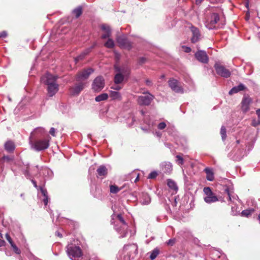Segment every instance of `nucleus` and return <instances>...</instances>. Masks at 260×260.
Returning <instances> with one entry per match:
<instances>
[{
    "instance_id": "35",
    "label": "nucleus",
    "mask_w": 260,
    "mask_h": 260,
    "mask_svg": "<svg viewBox=\"0 0 260 260\" xmlns=\"http://www.w3.org/2000/svg\"><path fill=\"white\" fill-rule=\"evenodd\" d=\"M159 254V250L157 249H154L151 252L150 258L151 259H154Z\"/></svg>"
},
{
    "instance_id": "10",
    "label": "nucleus",
    "mask_w": 260,
    "mask_h": 260,
    "mask_svg": "<svg viewBox=\"0 0 260 260\" xmlns=\"http://www.w3.org/2000/svg\"><path fill=\"white\" fill-rule=\"evenodd\" d=\"M58 76H54L47 73L41 77V81L42 83L48 86L50 84L52 85L57 83L56 80Z\"/></svg>"
},
{
    "instance_id": "33",
    "label": "nucleus",
    "mask_w": 260,
    "mask_h": 260,
    "mask_svg": "<svg viewBox=\"0 0 260 260\" xmlns=\"http://www.w3.org/2000/svg\"><path fill=\"white\" fill-rule=\"evenodd\" d=\"M104 45L108 48H112L114 46V41L112 39H109Z\"/></svg>"
},
{
    "instance_id": "23",
    "label": "nucleus",
    "mask_w": 260,
    "mask_h": 260,
    "mask_svg": "<svg viewBox=\"0 0 260 260\" xmlns=\"http://www.w3.org/2000/svg\"><path fill=\"white\" fill-rule=\"evenodd\" d=\"M246 88V87L242 83H240L238 86H235L233 87L229 91V94H233L234 93H236L240 91L244 90Z\"/></svg>"
},
{
    "instance_id": "48",
    "label": "nucleus",
    "mask_w": 260,
    "mask_h": 260,
    "mask_svg": "<svg viewBox=\"0 0 260 260\" xmlns=\"http://www.w3.org/2000/svg\"><path fill=\"white\" fill-rule=\"evenodd\" d=\"M55 132H56V129L54 128L51 127L50 128L49 133L51 135H52L53 137H55Z\"/></svg>"
},
{
    "instance_id": "47",
    "label": "nucleus",
    "mask_w": 260,
    "mask_h": 260,
    "mask_svg": "<svg viewBox=\"0 0 260 260\" xmlns=\"http://www.w3.org/2000/svg\"><path fill=\"white\" fill-rule=\"evenodd\" d=\"M146 61V58L144 57H140L139 59V63L140 64L144 63Z\"/></svg>"
},
{
    "instance_id": "1",
    "label": "nucleus",
    "mask_w": 260,
    "mask_h": 260,
    "mask_svg": "<svg viewBox=\"0 0 260 260\" xmlns=\"http://www.w3.org/2000/svg\"><path fill=\"white\" fill-rule=\"evenodd\" d=\"M66 252L72 260H80L83 256V252L80 247L74 243L69 244L67 246Z\"/></svg>"
},
{
    "instance_id": "6",
    "label": "nucleus",
    "mask_w": 260,
    "mask_h": 260,
    "mask_svg": "<svg viewBox=\"0 0 260 260\" xmlns=\"http://www.w3.org/2000/svg\"><path fill=\"white\" fill-rule=\"evenodd\" d=\"M143 93L147 94L139 96L138 99V103L141 106H148L151 104L154 96L148 91L144 92Z\"/></svg>"
},
{
    "instance_id": "25",
    "label": "nucleus",
    "mask_w": 260,
    "mask_h": 260,
    "mask_svg": "<svg viewBox=\"0 0 260 260\" xmlns=\"http://www.w3.org/2000/svg\"><path fill=\"white\" fill-rule=\"evenodd\" d=\"M151 199L147 193H142L140 202L143 205H148L150 203Z\"/></svg>"
},
{
    "instance_id": "32",
    "label": "nucleus",
    "mask_w": 260,
    "mask_h": 260,
    "mask_svg": "<svg viewBox=\"0 0 260 260\" xmlns=\"http://www.w3.org/2000/svg\"><path fill=\"white\" fill-rule=\"evenodd\" d=\"M92 49V48H89L88 49H87V50H86L85 51H84V52H83L81 55H80L79 56H78L76 59H75V60L76 62H77L78 61L80 60H81L82 59L84 56L87 55L91 50V49Z\"/></svg>"
},
{
    "instance_id": "50",
    "label": "nucleus",
    "mask_w": 260,
    "mask_h": 260,
    "mask_svg": "<svg viewBox=\"0 0 260 260\" xmlns=\"http://www.w3.org/2000/svg\"><path fill=\"white\" fill-rule=\"evenodd\" d=\"M175 240L174 239H170L167 242V244L168 245H170V246H172L174 245V244L175 243Z\"/></svg>"
},
{
    "instance_id": "30",
    "label": "nucleus",
    "mask_w": 260,
    "mask_h": 260,
    "mask_svg": "<svg viewBox=\"0 0 260 260\" xmlns=\"http://www.w3.org/2000/svg\"><path fill=\"white\" fill-rule=\"evenodd\" d=\"M73 13L75 15L76 18H78L82 13V9L81 7L75 9L73 11Z\"/></svg>"
},
{
    "instance_id": "28",
    "label": "nucleus",
    "mask_w": 260,
    "mask_h": 260,
    "mask_svg": "<svg viewBox=\"0 0 260 260\" xmlns=\"http://www.w3.org/2000/svg\"><path fill=\"white\" fill-rule=\"evenodd\" d=\"M108 98V95L106 93H102L95 97V100L96 102H101L106 100Z\"/></svg>"
},
{
    "instance_id": "11",
    "label": "nucleus",
    "mask_w": 260,
    "mask_h": 260,
    "mask_svg": "<svg viewBox=\"0 0 260 260\" xmlns=\"http://www.w3.org/2000/svg\"><path fill=\"white\" fill-rule=\"evenodd\" d=\"M116 40L120 47L127 49H130L132 48L131 43L127 39L125 36L122 35L117 37Z\"/></svg>"
},
{
    "instance_id": "46",
    "label": "nucleus",
    "mask_w": 260,
    "mask_h": 260,
    "mask_svg": "<svg viewBox=\"0 0 260 260\" xmlns=\"http://www.w3.org/2000/svg\"><path fill=\"white\" fill-rule=\"evenodd\" d=\"M166 123L164 122H162L159 123V124L158 125V128L159 129H163L166 127Z\"/></svg>"
},
{
    "instance_id": "22",
    "label": "nucleus",
    "mask_w": 260,
    "mask_h": 260,
    "mask_svg": "<svg viewBox=\"0 0 260 260\" xmlns=\"http://www.w3.org/2000/svg\"><path fill=\"white\" fill-rule=\"evenodd\" d=\"M162 170L165 173H170L172 171V165L170 162H164L161 164Z\"/></svg>"
},
{
    "instance_id": "29",
    "label": "nucleus",
    "mask_w": 260,
    "mask_h": 260,
    "mask_svg": "<svg viewBox=\"0 0 260 260\" xmlns=\"http://www.w3.org/2000/svg\"><path fill=\"white\" fill-rule=\"evenodd\" d=\"M254 210L252 208L246 209L242 211L241 215L242 216L248 217L254 212Z\"/></svg>"
},
{
    "instance_id": "8",
    "label": "nucleus",
    "mask_w": 260,
    "mask_h": 260,
    "mask_svg": "<svg viewBox=\"0 0 260 260\" xmlns=\"http://www.w3.org/2000/svg\"><path fill=\"white\" fill-rule=\"evenodd\" d=\"M214 68L216 73L223 78H229L231 75V73L229 70L226 69L224 66L219 63H216L214 64Z\"/></svg>"
},
{
    "instance_id": "19",
    "label": "nucleus",
    "mask_w": 260,
    "mask_h": 260,
    "mask_svg": "<svg viewBox=\"0 0 260 260\" xmlns=\"http://www.w3.org/2000/svg\"><path fill=\"white\" fill-rule=\"evenodd\" d=\"M59 86L57 83L54 84H50L47 86V92L49 96H52L54 95L58 91Z\"/></svg>"
},
{
    "instance_id": "60",
    "label": "nucleus",
    "mask_w": 260,
    "mask_h": 260,
    "mask_svg": "<svg viewBox=\"0 0 260 260\" xmlns=\"http://www.w3.org/2000/svg\"><path fill=\"white\" fill-rule=\"evenodd\" d=\"M142 130L144 131H147V129H145L143 127L141 128Z\"/></svg>"
},
{
    "instance_id": "41",
    "label": "nucleus",
    "mask_w": 260,
    "mask_h": 260,
    "mask_svg": "<svg viewBox=\"0 0 260 260\" xmlns=\"http://www.w3.org/2000/svg\"><path fill=\"white\" fill-rule=\"evenodd\" d=\"M39 189L40 190L42 195L44 196V197H46V196H47V190L44 188L43 186L42 185V186H39Z\"/></svg>"
},
{
    "instance_id": "21",
    "label": "nucleus",
    "mask_w": 260,
    "mask_h": 260,
    "mask_svg": "<svg viewBox=\"0 0 260 260\" xmlns=\"http://www.w3.org/2000/svg\"><path fill=\"white\" fill-rule=\"evenodd\" d=\"M4 147L8 152L11 153L15 150V145L13 141L8 140L5 143Z\"/></svg>"
},
{
    "instance_id": "51",
    "label": "nucleus",
    "mask_w": 260,
    "mask_h": 260,
    "mask_svg": "<svg viewBox=\"0 0 260 260\" xmlns=\"http://www.w3.org/2000/svg\"><path fill=\"white\" fill-rule=\"evenodd\" d=\"M2 238H3L2 235L0 233V247L4 246L5 243V241Z\"/></svg>"
},
{
    "instance_id": "16",
    "label": "nucleus",
    "mask_w": 260,
    "mask_h": 260,
    "mask_svg": "<svg viewBox=\"0 0 260 260\" xmlns=\"http://www.w3.org/2000/svg\"><path fill=\"white\" fill-rule=\"evenodd\" d=\"M85 85V83L80 82L74 86L71 87L70 89L71 94L73 95H78L84 89Z\"/></svg>"
},
{
    "instance_id": "34",
    "label": "nucleus",
    "mask_w": 260,
    "mask_h": 260,
    "mask_svg": "<svg viewBox=\"0 0 260 260\" xmlns=\"http://www.w3.org/2000/svg\"><path fill=\"white\" fill-rule=\"evenodd\" d=\"M220 134L221 136L222 140H225L226 138V131L224 126H222L220 129Z\"/></svg>"
},
{
    "instance_id": "12",
    "label": "nucleus",
    "mask_w": 260,
    "mask_h": 260,
    "mask_svg": "<svg viewBox=\"0 0 260 260\" xmlns=\"http://www.w3.org/2000/svg\"><path fill=\"white\" fill-rule=\"evenodd\" d=\"M252 100L248 95H244L241 103V109L242 111L245 113L250 110V105L251 104Z\"/></svg>"
},
{
    "instance_id": "57",
    "label": "nucleus",
    "mask_w": 260,
    "mask_h": 260,
    "mask_svg": "<svg viewBox=\"0 0 260 260\" xmlns=\"http://www.w3.org/2000/svg\"><path fill=\"white\" fill-rule=\"evenodd\" d=\"M55 235H57V236L58 237H62V235L61 234H60L58 232H56L55 233Z\"/></svg>"
},
{
    "instance_id": "17",
    "label": "nucleus",
    "mask_w": 260,
    "mask_h": 260,
    "mask_svg": "<svg viewBox=\"0 0 260 260\" xmlns=\"http://www.w3.org/2000/svg\"><path fill=\"white\" fill-rule=\"evenodd\" d=\"M190 29L192 32V37L191 38V41L192 43H195L198 42L200 39V32L198 28L192 25H191L190 27Z\"/></svg>"
},
{
    "instance_id": "56",
    "label": "nucleus",
    "mask_w": 260,
    "mask_h": 260,
    "mask_svg": "<svg viewBox=\"0 0 260 260\" xmlns=\"http://www.w3.org/2000/svg\"><path fill=\"white\" fill-rule=\"evenodd\" d=\"M203 0H196V4L197 5H200Z\"/></svg>"
},
{
    "instance_id": "2",
    "label": "nucleus",
    "mask_w": 260,
    "mask_h": 260,
    "mask_svg": "<svg viewBox=\"0 0 260 260\" xmlns=\"http://www.w3.org/2000/svg\"><path fill=\"white\" fill-rule=\"evenodd\" d=\"M116 218L115 230L120 235V238H124L127 234L128 225L121 214L117 215Z\"/></svg>"
},
{
    "instance_id": "43",
    "label": "nucleus",
    "mask_w": 260,
    "mask_h": 260,
    "mask_svg": "<svg viewBox=\"0 0 260 260\" xmlns=\"http://www.w3.org/2000/svg\"><path fill=\"white\" fill-rule=\"evenodd\" d=\"M11 246L13 247L14 251L17 254H20V250L16 246V245L14 243Z\"/></svg>"
},
{
    "instance_id": "62",
    "label": "nucleus",
    "mask_w": 260,
    "mask_h": 260,
    "mask_svg": "<svg viewBox=\"0 0 260 260\" xmlns=\"http://www.w3.org/2000/svg\"><path fill=\"white\" fill-rule=\"evenodd\" d=\"M23 194H21V197H23Z\"/></svg>"
},
{
    "instance_id": "37",
    "label": "nucleus",
    "mask_w": 260,
    "mask_h": 260,
    "mask_svg": "<svg viewBox=\"0 0 260 260\" xmlns=\"http://www.w3.org/2000/svg\"><path fill=\"white\" fill-rule=\"evenodd\" d=\"M13 158L9 156H4L1 159L0 162L3 164L5 161L9 162L13 160Z\"/></svg>"
},
{
    "instance_id": "13",
    "label": "nucleus",
    "mask_w": 260,
    "mask_h": 260,
    "mask_svg": "<svg viewBox=\"0 0 260 260\" xmlns=\"http://www.w3.org/2000/svg\"><path fill=\"white\" fill-rule=\"evenodd\" d=\"M219 20V16L217 13H212L210 18L207 20L206 25L209 29H213L215 27V25Z\"/></svg>"
},
{
    "instance_id": "53",
    "label": "nucleus",
    "mask_w": 260,
    "mask_h": 260,
    "mask_svg": "<svg viewBox=\"0 0 260 260\" xmlns=\"http://www.w3.org/2000/svg\"><path fill=\"white\" fill-rule=\"evenodd\" d=\"M48 202V196L44 197L43 202L45 206H46L47 205Z\"/></svg>"
},
{
    "instance_id": "45",
    "label": "nucleus",
    "mask_w": 260,
    "mask_h": 260,
    "mask_svg": "<svg viewBox=\"0 0 260 260\" xmlns=\"http://www.w3.org/2000/svg\"><path fill=\"white\" fill-rule=\"evenodd\" d=\"M182 48L183 49V51L186 53H189L191 51V48L187 46H182Z\"/></svg>"
},
{
    "instance_id": "40",
    "label": "nucleus",
    "mask_w": 260,
    "mask_h": 260,
    "mask_svg": "<svg viewBox=\"0 0 260 260\" xmlns=\"http://www.w3.org/2000/svg\"><path fill=\"white\" fill-rule=\"evenodd\" d=\"M119 84H120L114 83V84L112 85L111 88L114 90H116L117 91L119 90L122 88V86Z\"/></svg>"
},
{
    "instance_id": "61",
    "label": "nucleus",
    "mask_w": 260,
    "mask_h": 260,
    "mask_svg": "<svg viewBox=\"0 0 260 260\" xmlns=\"http://www.w3.org/2000/svg\"><path fill=\"white\" fill-rule=\"evenodd\" d=\"M248 5V3H247L246 6L247 7Z\"/></svg>"
},
{
    "instance_id": "49",
    "label": "nucleus",
    "mask_w": 260,
    "mask_h": 260,
    "mask_svg": "<svg viewBox=\"0 0 260 260\" xmlns=\"http://www.w3.org/2000/svg\"><path fill=\"white\" fill-rule=\"evenodd\" d=\"M225 191L227 193L228 196H229V200L230 201H231L232 199H231V192L230 191V189L229 188H226L225 189Z\"/></svg>"
},
{
    "instance_id": "15",
    "label": "nucleus",
    "mask_w": 260,
    "mask_h": 260,
    "mask_svg": "<svg viewBox=\"0 0 260 260\" xmlns=\"http://www.w3.org/2000/svg\"><path fill=\"white\" fill-rule=\"evenodd\" d=\"M196 59L203 63H207L209 61V57L206 52L203 50H198L194 54Z\"/></svg>"
},
{
    "instance_id": "54",
    "label": "nucleus",
    "mask_w": 260,
    "mask_h": 260,
    "mask_svg": "<svg viewBox=\"0 0 260 260\" xmlns=\"http://www.w3.org/2000/svg\"><path fill=\"white\" fill-rule=\"evenodd\" d=\"M146 84L148 86H151L152 85V83L151 81H150L149 79H147L146 80Z\"/></svg>"
},
{
    "instance_id": "24",
    "label": "nucleus",
    "mask_w": 260,
    "mask_h": 260,
    "mask_svg": "<svg viewBox=\"0 0 260 260\" xmlns=\"http://www.w3.org/2000/svg\"><path fill=\"white\" fill-rule=\"evenodd\" d=\"M204 171L207 175V179L209 181H213L214 179V176L212 169L209 168H207L204 170Z\"/></svg>"
},
{
    "instance_id": "3",
    "label": "nucleus",
    "mask_w": 260,
    "mask_h": 260,
    "mask_svg": "<svg viewBox=\"0 0 260 260\" xmlns=\"http://www.w3.org/2000/svg\"><path fill=\"white\" fill-rule=\"evenodd\" d=\"M114 69L117 72L114 78V82L115 84H121L124 80L125 76H126L129 73V70L126 67H118L117 66H114Z\"/></svg>"
},
{
    "instance_id": "20",
    "label": "nucleus",
    "mask_w": 260,
    "mask_h": 260,
    "mask_svg": "<svg viewBox=\"0 0 260 260\" xmlns=\"http://www.w3.org/2000/svg\"><path fill=\"white\" fill-rule=\"evenodd\" d=\"M101 29L104 31V33L101 36L102 39H105L111 36V28L109 25L105 24H102Z\"/></svg>"
},
{
    "instance_id": "14",
    "label": "nucleus",
    "mask_w": 260,
    "mask_h": 260,
    "mask_svg": "<svg viewBox=\"0 0 260 260\" xmlns=\"http://www.w3.org/2000/svg\"><path fill=\"white\" fill-rule=\"evenodd\" d=\"M93 72V70L91 68H88L80 72L76 76V81L82 82L87 79L89 75Z\"/></svg>"
},
{
    "instance_id": "38",
    "label": "nucleus",
    "mask_w": 260,
    "mask_h": 260,
    "mask_svg": "<svg viewBox=\"0 0 260 260\" xmlns=\"http://www.w3.org/2000/svg\"><path fill=\"white\" fill-rule=\"evenodd\" d=\"M35 133H39L40 134L41 136H44V134L45 133V130L43 127H38L35 130Z\"/></svg>"
},
{
    "instance_id": "59",
    "label": "nucleus",
    "mask_w": 260,
    "mask_h": 260,
    "mask_svg": "<svg viewBox=\"0 0 260 260\" xmlns=\"http://www.w3.org/2000/svg\"><path fill=\"white\" fill-rule=\"evenodd\" d=\"M257 219H258V220L259 221V223L260 224V213L258 215Z\"/></svg>"
},
{
    "instance_id": "42",
    "label": "nucleus",
    "mask_w": 260,
    "mask_h": 260,
    "mask_svg": "<svg viewBox=\"0 0 260 260\" xmlns=\"http://www.w3.org/2000/svg\"><path fill=\"white\" fill-rule=\"evenodd\" d=\"M176 161L179 165H182L183 164V159L180 155H177L176 156Z\"/></svg>"
},
{
    "instance_id": "5",
    "label": "nucleus",
    "mask_w": 260,
    "mask_h": 260,
    "mask_svg": "<svg viewBox=\"0 0 260 260\" xmlns=\"http://www.w3.org/2000/svg\"><path fill=\"white\" fill-rule=\"evenodd\" d=\"M203 191L205 194V197L204 198V200L206 203L211 204L219 201L218 197L211 190L210 187H204Z\"/></svg>"
},
{
    "instance_id": "9",
    "label": "nucleus",
    "mask_w": 260,
    "mask_h": 260,
    "mask_svg": "<svg viewBox=\"0 0 260 260\" xmlns=\"http://www.w3.org/2000/svg\"><path fill=\"white\" fill-rule=\"evenodd\" d=\"M105 86V80L102 76H98L94 79L92 84V88L95 91H100Z\"/></svg>"
},
{
    "instance_id": "31",
    "label": "nucleus",
    "mask_w": 260,
    "mask_h": 260,
    "mask_svg": "<svg viewBox=\"0 0 260 260\" xmlns=\"http://www.w3.org/2000/svg\"><path fill=\"white\" fill-rule=\"evenodd\" d=\"M256 114L257 115L258 120L257 121H256L255 120L252 121V125L254 126H256L260 124V109H258L256 111Z\"/></svg>"
},
{
    "instance_id": "39",
    "label": "nucleus",
    "mask_w": 260,
    "mask_h": 260,
    "mask_svg": "<svg viewBox=\"0 0 260 260\" xmlns=\"http://www.w3.org/2000/svg\"><path fill=\"white\" fill-rule=\"evenodd\" d=\"M157 175H158V174H157V172L152 171L149 174L148 178V179H154L157 177Z\"/></svg>"
},
{
    "instance_id": "4",
    "label": "nucleus",
    "mask_w": 260,
    "mask_h": 260,
    "mask_svg": "<svg viewBox=\"0 0 260 260\" xmlns=\"http://www.w3.org/2000/svg\"><path fill=\"white\" fill-rule=\"evenodd\" d=\"M51 140V137L47 135L43 139L37 140L32 143L30 141L31 148L36 151H41L47 149L49 146V142Z\"/></svg>"
},
{
    "instance_id": "55",
    "label": "nucleus",
    "mask_w": 260,
    "mask_h": 260,
    "mask_svg": "<svg viewBox=\"0 0 260 260\" xmlns=\"http://www.w3.org/2000/svg\"><path fill=\"white\" fill-rule=\"evenodd\" d=\"M31 182L32 183L34 187L36 188L37 189H39V186H38L37 184V182L34 180H31Z\"/></svg>"
},
{
    "instance_id": "7",
    "label": "nucleus",
    "mask_w": 260,
    "mask_h": 260,
    "mask_svg": "<svg viewBox=\"0 0 260 260\" xmlns=\"http://www.w3.org/2000/svg\"><path fill=\"white\" fill-rule=\"evenodd\" d=\"M169 86L171 89L176 93H183V88L182 85L175 79L172 78L168 81Z\"/></svg>"
},
{
    "instance_id": "26",
    "label": "nucleus",
    "mask_w": 260,
    "mask_h": 260,
    "mask_svg": "<svg viewBox=\"0 0 260 260\" xmlns=\"http://www.w3.org/2000/svg\"><path fill=\"white\" fill-rule=\"evenodd\" d=\"M110 96L113 100H118L119 101L121 100V94L118 91H111Z\"/></svg>"
},
{
    "instance_id": "44",
    "label": "nucleus",
    "mask_w": 260,
    "mask_h": 260,
    "mask_svg": "<svg viewBox=\"0 0 260 260\" xmlns=\"http://www.w3.org/2000/svg\"><path fill=\"white\" fill-rule=\"evenodd\" d=\"M6 238L8 241V242L10 243L11 245H12L13 244H14V242H13V240L11 239L10 236L9 235V234L7 233L6 234Z\"/></svg>"
},
{
    "instance_id": "63",
    "label": "nucleus",
    "mask_w": 260,
    "mask_h": 260,
    "mask_svg": "<svg viewBox=\"0 0 260 260\" xmlns=\"http://www.w3.org/2000/svg\"><path fill=\"white\" fill-rule=\"evenodd\" d=\"M164 75H162L161 78H164Z\"/></svg>"
},
{
    "instance_id": "18",
    "label": "nucleus",
    "mask_w": 260,
    "mask_h": 260,
    "mask_svg": "<svg viewBox=\"0 0 260 260\" xmlns=\"http://www.w3.org/2000/svg\"><path fill=\"white\" fill-rule=\"evenodd\" d=\"M97 177H100L102 179L106 177L108 174V169L106 166L101 165L96 170Z\"/></svg>"
},
{
    "instance_id": "58",
    "label": "nucleus",
    "mask_w": 260,
    "mask_h": 260,
    "mask_svg": "<svg viewBox=\"0 0 260 260\" xmlns=\"http://www.w3.org/2000/svg\"><path fill=\"white\" fill-rule=\"evenodd\" d=\"M139 175H138L137 178H136V179L135 180V182H136L137 181H138L139 180Z\"/></svg>"
},
{
    "instance_id": "27",
    "label": "nucleus",
    "mask_w": 260,
    "mask_h": 260,
    "mask_svg": "<svg viewBox=\"0 0 260 260\" xmlns=\"http://www.w3.org/2000/svg\"><path fill=\"white\" fill-rule=\"evenodd\" d=\"M167 185L171 189H173L175 191H177L178 190V187L176 183L171 179H168L167 180Z\"/></svg>"
},
{
    "instance_id": "52",
    "label": "nucleus",
    "mask_w": 260,
    "mask_h": 260,
    "mask_svg": "<svg viewBox=\"0 0 260 260\" xmlns=\"http://www.w3.org/2000/svg\"><path fill=\"white\" fill-rule=\"evenodd\" d=\"M7 36V33L5 31L0 32V38H6Z\"/></svg>"
},
{
    "instance_id": "36",
    "label": "nucleus",
    "mask_w": 260,
    "mask_h": 260,
    "mask_svg": "<svg viewBox=\"0 0 260 260\" xmlns=\"http://www.w3.org/2000/svg\"><path fill=\"white\" fill-rule=\"evenodd\" d=\"M110 192L113 193H116L120 190L118 186L113 185H110Z\"/></svg>"
}]
</instances>
